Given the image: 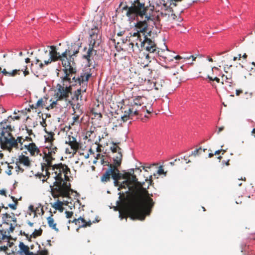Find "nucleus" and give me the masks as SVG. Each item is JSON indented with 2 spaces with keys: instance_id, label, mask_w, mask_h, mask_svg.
Listing matches in <instances>:
<instances>
[{
  "instance_id": "17",
  "label": "nucleus",
  "mask_w": 255,
  "mask_h": 255,
  "mask_svg": "<svg viewBox=\"0 0 255 255\" xmlns=\"http://www.w3.org/2000/svg\"><path fill=\"white\" fill-rule=\"evenodd\" d=\"M130 36H127L125 41L123 40V43H126L127 41L130 42L129 43V48L134 52L135 50L139 51V38H137V37H133L131 34H132L131 33H129Z\"/></svg>"
},
{
  "instance_id": "59",
  "label": "nucleus",
  "mask_w": 255,
  "mask_h": 255,
  "mask_svg": "<svg viewBox=\"0 0 255 255\" xmlns=\"http://www.w3.org/2000/svg\"><path fill=\"white\" fill-rule=\"evenodd\" d=\"M20 234L21 235H23L24 236H25L26 237L27 239H28V240L29 241V238H30V236H29L28 234H26L25 232H22L21 231H20Z\"/></svg>"
},
{
  "instance_id": "41",
  "label": "nucleus",
  "mask_w": 255,
  "mask_h": 255,
  "mask_svg": "<svg viewBox=\"0 0 255 255\" xmlns=\"http://www.w3.org/2000/svg\"><path fill=\"white\" fill-rule=\"evenodd\" d=\"M206 149H202L200 147L198 149H196L192 152L191 155L196 156L200 154L202 152H205Z\"/></svg>"
},
{
  "instance_id": "6",
  "label": "nucleus",
  "mask_w": 255,
  "mask_h": 255,
  "mask_svg": "<svg viewBox=\"0 0 255 255\" xmlns=\"http://www.w3.org/2000/svg\"><path fill=\"white\" fill-rule=\"evenodd\" d=\"M81 46L78 43H72L69 45L65 51L62 53V57L65 58L67 63V69H63L64 73H76V68L74 62V56H76L80 50Z\"/></svg>"
},
{
  "instance_id": "21",
  "label": "nucleus",
  "mask_w": 255,
  "mask_h": 255,
  "mask_svg": "<svg viewBox=\"0 0 255 255\" xmlns=\"http://www.w3.org/2000/svg\"><path fill=\"white\" fill-rule=\"evenodd\" d=\"M24 146L30 152L31 155H35V154L38 155L39 153L40 150L36 144L33 143H30L28 145H25Z\"/></svg>"
},
{
  "instance_id": "43",
  "label": "nucleus",
  "mask_w": 255,
  "mask_h": 255,
  "mask_svg": "<svg viewBox=\"0 0 255 255\" xmlns=\"http://www.w3.org/2000/svg\"><path fill=\"white\" fill-rule=\"evenodd\" d=\"M131 172H125L124 174H122L120 172L121 179H124L126 180H128L130 177V174Z\"/></svg>"
},
{
  "instance_id": "14",
  "label": "nucleus",
  "mask_w": 255,
  "mask_h": 255,
  "mask_svg": "<svg viewBox=\"0 0 255 255\" xmlns=\"http://www.w3.org/2000/svg\"><path fill=\"white\" fill-rule=\"evenodd\" d=\"M148 26L147 23L145 21H138L135 25V27L137 32H134L133 34H131L133 37H137V38H140L145 35V33L147 32V28Z\"/></svg>"
},
{
  "instance_id": "31",
  "label": "nucleus",
  "mask_w": 255,
  "mask_h": 255,
  "mask_svg": "<svg viewBox=\"0 0 255 255\" xmlns=\"http://www.w3.org/2000/svg\"><path fill=\"white\" fill-rule=\"evenodd\" d=\"M191 58H192V61H195L196 57L194 55H191L190 56H181L180 55H174V59L176 60H182L183 62H184L187 60H190Z\"/></svg>"
},
{
  "instance_id": "50",
  "label": "nucleus",
  "mask_w": 255,
  "mask_h": 255,
  "mask_svg": "<svg viewBox=\"0 0 255 255\" xmlns=\"http://www.w3.org/2000/svg\"><path fill=\"white\" fill-rule=\"evenodd\" d=\"M57 101H57V100H56L55 101L52 102V103H51L50 104V105H49V106L47 105V107H46V109H47L48 110H49L50 109H52L54 108H55L56 107V105H57Z\"/></svg>"
},
{
  "instance_id": "32",
  "label": "nucleus",
  "mask_w": 255,
  "mask_h": 255,
  "mask_svg": "<svg viewBox=\"0 0 255 255\" xmlns=\"http://www.w3.org/2000/svg\"><path fill=\"white\" fill-rule=\"evenodd\" d=\"M131 171H132V173H130V177L128 180H129V183L130 184V186H132L133 187H135V185L136 184H138L139 183L137 181V179L136 176L134 174L133 169H132Z\"/></svg>"
},
{
  "instance_id": "29",
  "label": "nucleus",
  "mask_w": 255,
  "mask_h": 255,
  "mask_svg": "<svg viewBox=\"0 0 255 255\" xmlns=\"http://www.w3.org/2000/svg\"><path fill=\"white\" fill-rule=\"evenodd\" d=\"M19 251L18 254L20 255H25L29 251V248L28 246L24 245L22 242H20L19 245Z\"/></svg>"
},
{
  "instance_id": "10",
  "label": "nucleus",
  "mask_w": 255,
  "mask_h": 255,
  "mask_svg": "<svg viewBox=\"0 0 255 255\" xmlns=\"http://www.w3.org/2000/svg\"><path fill=\"white\" fill-rule=\"evenodd\" d=\"M119 143H116L114 142H112V146H111V150H112L113 153H115L116 154L113 156V164L109 165L110 168L111 166L113 165L116 168H118L120 167L122 163L123 155L122 153V149L120 148L118 144Z\"/></svg>"
},
{
  "instance_id": "7",
  "label": "nucleus",
  "mask_w": 255,
  "mask_h": 255,
  "mask_svg": "<svg viewBox=\"0 0 255 255\" xmlns=\"http://www.w3.org/2000/svg\"><path fill=\"white\" fill-rule=\"evenodd\" d=\"M122 9L127 10L126 15L128 17L132 14H134L141 17L145 15V17H148L146 14V11L148 10L147 6H145L144 4L141 3L139 0H134L130 7H128L127 5H125L123 7Z\"/></svg>"
},
{
  "instance_id": "53",
  "label": "nucleus",
  "mask_w": 255,
  "mask_h": 255,
  "mask_svg": "<svg viewBox=\"0 0 255 255\" xmlns=\"http://www.w3.org/2000/svg\"><path fill=\"white\" fill-rule=\"evenodd\" d=\"M231 67H232V64H224V69L225 72L226 73H228V70L230 69Z\"/></svg>"
},
{
  "instance_id": "45",
  "label": "nucleus",
  "mask_w": 255,
  "mask_h": 255,
  "mask_svg": "<svg viewBox=\"0 0 255 255\" xmlns=\"http://www.w3.org/2000/svg\"><path fill=\"white\" fill-rule=\"evenodd\" d=\"M73 123L71 124L72 125H74L76 123L78 124H80L81 123V121H79V115H75L73 117Z\"/></svg>"
},
{
  "instance_id": "18",
  "label": "nucleus",
  "mask_w": 255,
  "mask_h": 255,
  "mask_svg": "<svg viewBox=\"0 0 255 255\" xmlns=\"http://www.w3.org/2000/svg\"><path fill=\"white\" fill-rule=\"evenodd\" d=\"M95 46L89 45L88 49L86 54L83 55V58L87 60L89 66H92L93 60H94V56L97 54V50L94 49Z\"/></svg>"
},
{
  "instance_id": "8",
  "label": "nucleus",
  "mask_w": 255,
  "mask_h": 255,
  "mask_svg": "<svg viewBox=\"0 0 255 255\" xmlns=\"http://www.w3.org/2000/svg\"><path fill=\"white\" fill-rule=\"evenodd\" d=\"M111 177L114 180V185L120 187V184L119 181L121 179L120 171L118 168L113 165L111 166L110 168L107 169L105 173L101 176V181L104 183L109 182Z\"/></svg>"
},
{
  "instance_id": "1",
  "label": "nucleus",
  "mask_w": 255,
  "mask_h": 255,
  "mask_svg": "<svg viewBox=\"0 0 255 255\" xmlns=\"http://www.w3.org/2000/svg\"><path fill=\"white\" fill-rule=\"evenodd\" d=\"M42 172L45 171V175L41 174L39 178L43 177L42 181L44 182L50 178L55 180L53 186L50 185L52 196L54 198L62 197H68L70 194V184L63 181L69 180L68 174L70 173V169L65 164L62 163L50 165H43L41 167Z\"/></svg>"
},
{
  "instance_id": "22",
  "label": "nucleus",
  "mask_w": 255,
  "mask_h": 255,
  "mask_svg": "<svg viewBox=\"0 0 255 255\" xmlns=\"http://www.w3.org/2000/svg\"><path fill=\"white\" fill-rule=\"evenodd\" d=\"M127 187L128 188L129 191L134 192L135 194H136L138 192V189H137L136 187L130 186L129 183V180L124 181L120 184V188H126Z\"/></svg>"
},
{
  "instance_id": "38",
  "label": "nucleus",
  "mask_w": 255,
  "mask_h": 255,
  "mask_svg": "<svg viewBox=\"0 0 255 255\" xmlns=\"http://www.w3.org/2000/svg\"><path fill=\"white\" fill-rule=\"evenodd\" d=\"M42 230L40 228L39 230H35L33 233L30 236L29 241H30V239L33 237L34 238H36L38 236H40L42 235Z\"/></svg>"
},
{
  "instance_id": "63",
  "label": "nucleus",
  "mask_w": 255,
  "mask_h": 255,
  "mask_svg": "<svg viewBox=\"0 0 255 255\" xmlns=\"http://www.w3.org/2000/svg\"><path fill=\"white\" fill-rule=\"evenodd\" d=\"M29 210L31 212H35V210H34V207H33V206H32V205H30V206H29Z\"/></svg>"
},
{
  "instance_id": "39",
  "label": "nucleus",
  "mask_w": 255,
  "mask_h": 255,
  "mask_svg": "<svg viewBox=\"0 0 255 255\" xmlns=\"http://www.w3.org/2000/svg\"><path fill=\"white\" fill-rule=\"evenodd\" d=\"M86 91V88H84V89H83V86H82V89H79L75 92L74 97L76 98L77 100H78L79 99V96L81 94V92H85Z\"/></svg>"
},
{
  "instance_id": "55",
  "label": "nucleus",
  "mask_w": 255,
  "mask_h": 255,
  "mask_svg": "<svg viewBox=\"0 0 255 255\" xmlns=\"http://www.w3.org/2000/svg\"><path fill=\"white\" fill-rule=\"evenodd\" d=\"M214 70H215V71H219L220 70L218 68L216 67H212V75L211 76H217V75H218L217 73H216L215 75L214 74Z\"/></svg>"
},
{
  "instance_id": "16",
  "label": "nucleus",
  "mask_w": 255,
  "mask_h": 255,
  "mask_svg": "<svg viewBox=\"0 0 255 255\" xmlns=\"http://www.w3.org/2000/svg\"><path fill=\"white\" fill-rule=\"evenodd\" d=\"M91 77V74L89 72H83L81 73L80 76L77 77L73 75L71 77L72 85H76L77 84L81 85V83H84L85 82H87L90 77Z\"/></svg>"
},
{
  "instance_id": "5",
  "label": "nucleus",
  "mask_w": 255,
  "mask_h": 255,
  "mask_svg": "<svg viewBox=\"0 0 255 255\" xmlns=\"http://www.w3.org/2000/svg\"><path fill=\"white\" fill-rule=\"evenodd\" d=\"M65 76L62 78V84H58L56 86V90L54 94V97L57 101H62L69 98V95L72 93V85H68V84H73L70 77L75 73H64Z\"/></svg>"
},
{
  "instance_id": "44",
  "label": "nucleus",
  "mask_w": 255,
  "mask_h": 255,
  "mask_svg": "<svg viewBox=\"0 0 255 255\" xmlns=\"http://www.w3.org/2000/svg\"><path fill=\"white\" fill-rule=\"evenodd\" d=\"M162 81H163L164 85H163L162 84H160V87H161L162 88H163L164 90L166 91L167 90H168V89L169 87V85L170 84V81L166 80L167 82L166 83H165L164 80H162Z\"/></svg>"
},
{
  "instance_id": "23",
  "label": "nucleus",
  "mask_w": 255,
  "mask_h": 255,
  "mask_svg": "<svg viewBox=\"0 0 255 255\" xmlns=\"http://www.w3.org/2000/svg\"><path fill=\"white\" fill-rule=\"evenodd\" d=\"M124 109L125 110L124 112L123 116L121 117V119L124 122H126L129 119H132L133 115L131 113L129 107H128V108H124Z\"/></svg>"
},
{
  "instance_id": "36",
  "label": "nucleus",
  "mask_w": 255,
  "mask_h": 255,
  "mask_svg": "<svg viewBox=\"0 0 255 255\" xmlns=\"http://www.w3.org/2000/svg\"><path fill=\"white\" fill-rule=\"evenodd\" d=\"M51 62H52V61H50V59L48 57L47 60L44 59L43 63L40 62V61L39 59H36V64H38L39 63V67L40 68V69H43L45 65H47L51 63Z\"/></svg>"
},
{
  "instance_id": "20",
  "label": "nucleus",
  "mask_w": 255,
  "mask_h": 255,
  "mask_svg": "<svg viewBox=\"0 0 255 255\" xmlns=\"http://www.w3.org/2000/svg\"><path fill=\"white\" fill-rule=\"evenodd\" d=\"M130 109L131 113L134 116H137L138 115H142V112H144L145 110H146L147 112L148 113H149V112L146 110V108L145 106H142L141 107L139 106H137L136 105H135L133 103L132 104V105L129 107Z\"/></svg>"
},
{
  "instance_id": "46",
  "label": "nucleus",
  "mask_w": 255,
  "mask_h": 255,
  "mask_svg": "<svg viewBox=\"0 0 255 255\" xmlns=\"http://www.w3.org/2000/svg\"><path fill=\"white\" fill-rule=\"evenodd\" d=\"M20 119V117L19 116H14V117H12V116H9L7 118V119H5V122H6V123H10L12 121H14V120H19Z\"/></svg>"
},
{
  "instance_id": "11",
  "label": "nucleus",
  "mask_w": 255,
  "mask_h": 255,
  "mask_svg": "<svg viewBox=\"0 0 255 255\" xmlns=\"http://www.w3.org/2000/svg\"><path fill=\"white\" fill-rule=\"evenodd\" d=\"M49 47L51 49V50L49 52L47 50L44 51V54L48 56L50 59V61L54 62L58 60L61 61L62 65L64 67L63 69H67V63H66L65 58L62 57V54L60 55L59 53L57 51L56 46L52 45Z\"/></svg>"
},
{
  "instance_id": "49",
  "label": "nucleus",
  "mask_w": 255,
  "mask_h": 255,
  "mask_svg": "<svg viewBox=\"0 0 255 255\" xmlns=\"http://www.w3.org/2000/svg\"><path fill=\"white\" fill-rule=\"evenodd\" d=\"M69 103H70L71 105H72V108L73 109L74 112L77 111L78 110L80 109V105L79 103H77V104H73L72 103H71L70 101H69Z\"/></svg>"
},
{
  "instance_id": "52",
  "label": "nucleus",
  "mask_w": 255,
  "mask_h": 255,
  "mask_svg": "<svg viewBox=\"0 0 255 255\" xmlns=\"http://www.w3.org/2000/svg\"><path fill=\"white\" fill-rule=\"evenodd\" d=\"M0 232L2 236L1 238L2 240L8 239V237L6 235V232H5V234H3V230H0Z\"/></svg>"
},
{
  "instance_id": "26",
  "label": "nucleus",
  "mask_w": 255,
  "mask_h": 255,
  "mask_svg": "<svg viewBox=\"0 0 255 255\" xmlns=\"http://www.w3.org/2000/svg\"><path fill=\"white\" fill-rule=\"evenodd\" d=\"M223 81L222 82V84H227L229 86L231 87L233 85H235L234 83V81L232 79V76L231 75H223Z\"/></svg>"
},
{
  "instance_id": "25",
  "label": "nucleus",
  "mask_w": 255,
  "mask_h": 255,
  "mask_svg": "<svg viewBox=\"0 0 255 255\" xmlns=\"http://www.w3.org/2000/svg\"><path fill=\"white\" fill-rule=\"evenodd\" d=\"M101 42L100 36L97 35H93L90 36V43L89 45L96 46H99Z\"/></svg>"
},
{
  "instance_id": "47",
  "label": "nucleus",
  "mask_w": 255,
  "mask_h": 255,
  "mask_svg": "<svg viewBox=\"0 0 255 255\" xmlns=\"http://www.w3.org/2000/svg\"><path fill=\"white\" fill-rule=\"evenodd\" d=\"M11 198L12 199V200L14 201V204H9V207L13 209V210H15L16 209V205L18 203V202L17 201L16 199H15V198L14 197H11Z\"/></svg>"
},
{
  "instance_id": "40",
  "label": "nucleus",
  "mask_w": 255,
  "mask_h": 255,
  "mask_svg": "<svg viewBox=\"0 0 255 255\" xmlns=\"http://www.w3.org/2000/svg\"><path fill=\"white\" fill-rule=\"evenodd\" d=\"M2 218L4 220H6L7 222H11V221H13L15 223H16V219L15 218H12L9 214L7 213L3 214Z\"/></svg>"
},
{
  "instance_id": "62",
  "label": "nucleus",
  "mask_w": 255,
  "mask_h": 255,
  "mask_svg": "<svg viewBox=\"0 0 255 255\" xmlns=\"http://www.w3.org/2000/svg\"><path fill=\"white\" fill-rule=\"evenodd\" d=\"M26 130H27V132L28 133V134L29 136L33 134L32 129L27 128Z\"/></svg>"
},
{
  "instance_id": "24",
  "label": "nucleus",
  "mask_w": 255,
  "mask_h": 255,
  "mask_svg": "<svg viewBox=\"0 0 255 255\" xmlns=\"http://www.w3.org/2000/svg\"><path fill=\"white\" fill-rule=\"evenodd\" d=\"M20 71H23L24 76H26L29 74V71L27 66H24L23 68L21 69H15L12 72H9V77L15 76L17 74H19V72Z\"/></svg>"
},
{
  "instance_id": "35",
  "label": "nucleus",
  "mask_w": 255,
  "mask_h": 255,
  "mask_svg": "<svg viewBox=\"0 0 255 255\" xmlns=\"http://www.w3.org/2000/svg\"><path fill=\"white\" fill-rule=\"evenodd\" d=\"M52 207L55 208L56 210L62 211L63 210V203L62 202L57 200L56 202H55L53 205H52Z\"/></svg>"
},
{
  "instance_id": "4",
  "label": "nucleus",
  "mask_w": 255,
  "mask_h": 255,
  "mask_svg": "<svg viewBox=\"0 0 255 255\" xmlns=\"http://www.w3.org/2000/svg\"><path fill=\"white\" fill-rule=\"evenodd\" d=\"M6 124L5 120L0 123V145L2 149L10 151L11 147L16 145V142L11 133L13 127L12 128L11 125Z\"/></svg>"
},
{
  "instance_id": "28",
  "label": "nucleus",
  "mask_w": 255,
  "mask_h": 255,
  "mask_svg": "<svg viewBox=\"0 0 255 255\" xmlns=\"http://www.w3.org/2000/svg\"><path fill=\"white\" fill-rule=\"evenodd\" d=\"M47 100L48 98L46 97L39 99L35 104L34 108L36 109L39 107H41L46 109V107H47V105H46Z\"/></svg>"
},
{
  "instance_id": "56",
  "label": "nucleus",
  "mask_w": 255,
  "mask_h": 255,
  "mask_svg": "<svg viewBox=\"0 0 255 255\" xmlns=\"http://www.w3.org/2000/svg\"><path fill=\"white\" fill-rule=\"evenodd\" d=\"M14 228H15V226H13V225L11 223L10 224V227H9V230H8V234L10 233H12L13 232L14 230Z\"/></svg>"
},
{
  "instance_id": "3",
  "label": "nucleus",
  "mask_w": 255,
  "mask_h": 255,
  "mask_svg": "<svg viewBox=\"0 0 255 255\" xmlns=\"http://www.w3.org/2000/svg\"><path fill=\"white\" fill-rule=\"evenodd\" d=\"M174 52L169 50L166 44L164 42V48H160V66L170 70L169 74L173 81L180 83L183 79V66L173 65Z\"/></svg>"
},
{
  "instance_id": "58",
  "label": "nucleus",
  "mask_w": 255,
  "mask_h": 255,
  "mask_svg": "<svg viewBox=\"0 0 255 255\" xmlns=\"http://www.w3.org/2000/svg\"><path fill=\"white\" fill-rule=\"evenodd\" d=\"M1 72L4 75L9 76V72L6 71L5 69H3Z\"/></svg>"
},
{
  "instance_id": "57",
  "label": "nucleus",
  "mask_w": 255,
  "mask_h": 255,
  "mask_svg": "<svg viewBox=\"0 0 255 255\" xmlns=\"http://www.w3.org/2000/svg\"><path fill=\"white\" fill-rule=\"evenodd\" d=\"M82 114V111L81 110H78L77 111L74 112V113L73 114L74 115H79V117H80V116Z\"/></svg>"
},
{
  "instance_id": "34",
  "label": "nucleus",
  "mask_w": 255,
  "mask_h": 255,
  "mask_svg": "<svg viewBox=\"0 0 255 255\" xmlns=\"http://www.w3.org/2000/svg\"><path fill=\"white\" fill-rule=\"evenodd\" d=\"M145 98L143 96H137L134 100L133 103L137 106L141 107L144 105L143 100Z\"/></svg>"
},
{
  "instance_id": "42",
  "label": "nucleus",
  "mask_w": 255,
  "mask_h": 255,
  "mask_svg": "<svg viewBox=\"0 0 255 255\" xmlns=\"http://www.w3.org/2000/svg\"><path fill=\"white\" fill-rule=\"evenodd\" d=\"M99 33V29L98 27L96 26H94L93 28H91L90 31H89L90 36H93V35H97Z\"/></svg>"
},
{
  "instance_id": "60",
  "label": "nucleus",
  "mask_w": 255,
  "mask_h": 255,
  "mask_svg": "<svg viewBox=\"0 0 255 255\" xmlns=\"http://www.w3.org/2000/svg\"><path fill=\"white\" fill-rule=\"evenodd\" d=\"M243 93V90H236V94L237 96L240 95V94Z\"/></svg>"
},
{
  "instance_id": "61",
  "label": "nucleus",
  "mask_w": 255,
  "mask_h": 255,
  "mask_svg": "<svg viewBox=\"0 0 255 255\" xmlns=\"http://www.w3.org/2000/svg\"><path fill=\"white\" fill-rule=\"evenodd\" d=\"M92 129H91V130L89 131H88L86 133L87 135H94V130H92Z\"/></svg>"
},
{
  "instance_id": "51",
  "label": "nucleus",
  "mask_w": 255,
  "mask_h": 255,
  "mask_svg": "<svg viewBox=\"0 0 255 255\" xmlns=\"http://www.w3.org/2000/svg\"><path fill=\"white\" fill-rule=\"evenodd\" d=\"M164 166L165 165H163V164L160 165V175H163L164 176H165L166 175L167 170L165 171V169L164 168Z\"/></svg>"
},
{
  "instance_id": "27",
  "label": "nucleus",
  "mask_w": 255,
  "mask_h": 255,
  "mask_svg": "<svg viewBox=\"0 0 255 255\" xmlns=\"http://www.w3.org/2000/svg\"><path fill=\"white\" fill-rule=\"evenodd\" d=\"M53 216V215L51 214L50 216L47 218V223L50 228L54 230L56 232H58L59 231V230L56 227V224L54 222Z\"/></svg>"
},
{
  "instance_id": "37",
  "label": "nucleus",
  "mask_w": 255,
  "mask_h": 255,
  "mask_svg": "<svg viewBox=\"0 0 255 255\" xmlns=\"http://www.w3.org/2000/svg\"><path fill=\"white\" fill-rule=\"evenodd\" d=\"M207 78L209 80V82L212 86L216 87V86L212 83L213 81H216L217 83H220V80L217 76H210L208 75Z\"/></svg>"
},
{
  "instance_id": "30",
  "label": "nucleus",
  "mask_w": 255,
  "mask_h": 255,
  "mask_svg": "<svg viewBox=\"0 0 255 255\" xmlns=\"http://www.w3.org/2000/svg\"><path fill=\"white\" fill-rule=\"evenodd\" d=\"M15 141L16 142V145H14V146L11 147V149L13 148H15L16 149H20V150L23 149V142L25 141V139H23L21 136H18L17 137V139H15Z\"/></svg>"
},
{
  "instance_id": "33",
  "label": "nucleus",
  "mask_w": 255,
  "mask_h": 255,
  "mask_svg": "<svg viewBox=\"0 0 255 255\" xmlns=\"http://www.w3.org/2000/svg\"><path fill=\"white\" fill-rule=\"evenodd\" d=\"M54 136V133L53 132H48L47 135L44 136L45 141L49 143V145L53 144V142L55 139Z\"/></svg>"
},
{
  "instance_id": "13",
  "label": "nucleus",
  "mask_w": 255,
  "mask_h": 255,
  "mask_svg": "<svg viewBox=\"0 0 255 255\" xmlns=\"http://www.w3.org/2000/svg\"><path fill=\"white\" fill-rule=\"evenodd\" d=\"M66 144L70 146V149L66 148V153L67 154H75L78 150L81 147V143L78 142L75 137L69 135L67 141L65 142Z\"/></svg>"
},
{
  "instance_id": "54",
  "label": "nucleus",
  "mask_w": 255,
  "mask_h": 255,
  "mask_svg": "<svg viewBox=\"0 0 255 255\" xmlns=\"http://www.w3.org/2000/svg\"><path fill=\"white\" fill-rule=\"evenodd\" d=\"M66 216L67 218H70L73 215V213L71 211H66Z\"/></svg>"
},
{
  "instance_id": "12",
  "label": "nucleus",
  "mask_w": 255,
  "mask_h": 255,
  "mask_svg": "<svg viewBox=\"0 0 255 255\" xmlns=\"http://www.w3.org/2000/svg\"><path fill=\"white\" fill-rule=\"evenodd\" d=\"M16 166L15 168L17 172H23L24 169L29 168L31 166V162L28 156L21 154L19 155L15 160Z\"/></svg>"
},
{
  "instance_id": "15",
  "label": "nucleus",
  "mask_w": 255,
  "mask_h": 255,
  "mask_svg": "<svg viewBox=\"0 0 255 255\" xmlns=\"http://www.w3.org/2000/svg\"><path fill=\"white\" fill-rule=\"evenodd\" d=\"M142 41V38H139L140 46L142 48L146 49L150 52H154L156 50V45L154 41L144 35Z\"/></svg>"
},
{
  "instance_id": "19",
  "label": "nucleus",
  "mask_w": 255,
  "mask_h": 255,
  "mask_svg": "<svg viewBox=\"0 0 255 255\" xmlns=\"http://www.w3.org/2000/svg\"><path fill=\"white\" fill-rule=\"evenodd\" d=\"M74 223L75 225L78 226L79 228H85L87 226L90 227L92 225L91 221L87 222L84 218L81 217L78 219H75L73 221L68 220V223Z\"/></svg>"
},
{
  "instance_id": "9",
  "label": "nucleus",
  "mask_w": 255,
  "mask_h": 255,
  "mask_svg": "<svg viewBox=\"0 0 255 255\" xmlns=\"http://www.w3.org/2000/svg\"><path fill=\"white\" fill-rule=\"evenodd\" d=\"M58 148L53 144L47 145L43 151L44 154L43 158L45 160L44 163H41V167L43 165H50L55 160L54 157Z\"/></svg>"
},
{
  "instance_id": "64",
  "label": "nucleus",
  "mask_w": 255,
  "mask_h": 255,
  "mask_svg": "<svg viewBox=\"0 0 255 255\" xmlns=\"http://www.w3.org/2000/svg\"><path fill=\"white\" fill-rule=\"evenodd\" d=\"M24 255H35L32 252H30L29 251L27 253H26Z\"/></svg>"
},
{
  "instance_id": "2",
  "label": "nucleus",
  "mask_w": 255,
  "mask_h": 255,
  "mask_svg": "<svg viewBox=\"0 0 255 255\" xmlns=\"http://www.w3.org/2000/svg\"><path fill=\"white\" fill-rule=\"evenodd\" d=\"M154 205L153 200L146 196L141 200L135 196L133 197L128 205L119 211L121 219L129 217L133 220H144L149 215Z\"/></svg>"
},
{
  "instance_id": "48",
  "label": "nucleus",
  "mask_w": 255,
  "mask_h": 255,
  "mask_svg": "<svg viewBox=\"0 0 255 255\" xmlns=\"http://www.w3.org/2000/svg\"><path fill=\"white\" fill-rule=\"evenodd\" d=\"M5 164H7L8 170L7 171H6V173L8 175H11L12 174V170L13 169V167L12 166H11L9 165V163H8L7 162H5Z\"/></svg>"
}]
</instances>
